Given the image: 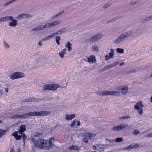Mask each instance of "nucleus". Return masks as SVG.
I'll return each instance as SVG.
<instances>
[{"instance_id": "nucleus-17", "label": "nucleus", "mask_w": 152, "mask_h": 152, "mask_svg": "<svg viewBox=\"0 0 152 152\" xmlns=\"http://www.w3.org/2000/svg\"><path fill=\"white\" fill-rule=\"evenodd\" d=\"M144 106V105L142 104V102L141 101H139L137 102L136 105L134 107V109L142 108Z\"/></svg>"}, {"instance_id": "nucleus-62", "label": "nucleus", "mask_w": 152, "mask_h": 152, "mask_svg": "<svg viewBox=\"0 0 152 152\" xmlns=\"http://www.w3.org/2000/svg\"><path fill=\"white\" fill-rule=\"evenodd\" d=\"M77 125L79 126H80V123L79 121H77Z\"/></svg>"}, {"instance_id": "nucleus-14", "label": "nucleus", "mask_w": 152, "mask_h": 152, "mask_svg": "<svg viewBox=\"0 0 152 152\" xmlns=\"http://www.w3.org/2000/svg\"><path fill=\"white\" fill-rule=\"evenodd\" d=\"M26 130V126L24 125H22L20 126V129L18 130V132L19 134H21Z\"/></svg>"}, {"instance_id": "nucleus-2", "label": "nucleus", "mask_w": 152, "mask_h": 152, "mask_svg": "<svg viewBox=\"0 0 152 152\" xmlns=\"http://www.w3.org/2000/svg\"><path fill=\"white\" fill-rule=\"evenodd\" d=\"M133 34V31L131 30L124 32L120 34L114 41L115 44H119L131 36Z\"/></svg>"}, {"instance_id": "nucleus-61", "label": "nucleus", "mask_w": 152, "mask_h": 152, "mask_svg": "<svg viewBox=\"0 0 152 152\" xmlns=\"http://www.w3.org/2000/svg\"><path fill=\"white\" fill-rule=\"evenodd\" d=\"M150 20V18L148 17H147L146 19L144 20V21H149Z\"/></svg>"}, {"instance_id": "nucleus-39", "label": "nucleus", "mask_w": 152, "mask_h": 152, "mask_svg": "<svg viewBox=\"0 0 152 152\" xmlns=\"http://www.w3.org/2000/svg\"><path fill=\"white\" fill-rule=\"evenodd\" d=\"M6 133L5 130H3L0 129V138H1L2 135L5 134Z\"/></svg>"}, {"instance_id": "nucleus-4", "label": "nucleus", "mask_w": 152, "mask_h": 152, "mask_svg": "<svg viewBox=\"0 0 152 152\" xmlns=\"http://www.w3.org/2000/svg\"><path fill=\"white\" fill-rule=\"evenodd\" d=\"M45 146L43 147V149L49 150L54 145V139L53 137H51L49 140H46Z\"/></svg>"}, {"instance_id": "nucleus-43", "label": "nucleus", "mask_w": 152, "mask_h": 152, "mask_svg": "<svg viewBox=\"0 0 152 152\" xmlns=\"http://www.w3.org/2000/svg\"><path fill=\"white\" fill-rule=\"evenodd\" d=\"M106 140L107 142L109 144H110L115 142L114 139H111V140L109 139L108 138H106Z\"/></svg>"}, {"instance_id": "nucleus-38", "label": "nucleus", "mask_w": 152, "mask_h": 152, "mask_svg": "<svg viewBox=\"0 0 152 152\" xmlns=\"http://www.w3.org/2000/svg\"><path fill=\"white\" fill-rule=\"evenodd\" d=\"M44 28H49L52 26V24L51 23H46L45 25H44Z\"/></svg>"}, {"instance_id": "nucleus-57", "label": "nucleus", "mask_w": 152, "mask_h": 152, "mask_svg": "<svg viewBox=\"0 0 152 152\" xmlns=\"http://www.w3.org/2000/svg\"><path fill=\"white\" fill-rule=\"evenodd\" d=\"M136 72V70L134 69H133L130 71L129 73L130 74Z\"/></svg>"}, {"instance_id": "nucleus-30", "label": "nucleus", "mask_w": 152, "mask_h": 152, "mask_svg": "<svg viewBox=\"0 0 152 152\" xmlns=\"http://www.w3.org/2000/svg\"><path fill=\"white\" fill-rule=\"evenodd\" d=\"M64 12V10H62L61 12H59L55 16L53 17L52 18V19H53L57 17H59L62 14H63Z\"/></svg>"}, {"instance_id": "nucleus-40", "label": "nucleus", "mask_w": 152, "mask_h": 152, "mask_svg": "<svg viewBox=\"0 0 152 152\" xmlns=\"http://www.w3.org/2000/svg\"><path fill=\"white\" fill-rule=\"evenodd\" d=\"M66 29V28H61L59 30H58V33H59V34H60L61 33H64L65 30Z\"/></svg>"}, {"instance_id": "nucleus-42", "label": "nucleus", "mask_w": 152, "mask_h": 152, "mask_svg": "<svg viewBox=\"0 0 152 152\" xmlns=\"http://www.w3.org/2000/svg\"><path fill=\"white\" fill-rule=\"evenodd\" d=\"M31 141L33 142L34 144V145L35 147L37 146L38 145L37 143L38 141H37L35 140V139L34 138H32L31 139Z\"/></svg>"}, {"instance_id": "nucleus-52", "label": "nucleus", "mask_w": 152, "mask_h": 152, "mask_svg": "<svg viewBox=\"0 0 152 152\" xmlns=\"http://www.w3.org/2000/svg\"><path fill=\"white\" fill-rule=\"evenodd\" d=\"M21 135L20 136L18 134L15 137L17 140H20L21 139Z\"/></svg>"}, {"instance_id": "nucleus-6", "label": "nucleus", "mask_w": 152, "mask_h": 152, "mask_svg": "<svg viewBox=\"0 0 152 152\" xmlns=\"http://www.w3.org/2000/svg\"><path fill=\"white\" fill-rule=\"evenodd\" d=\"M128 124H121L118 126H115L112 128V130L114 132H119L124 130L125 128L128 126Z\"/></svg>"}, {"instance_id": "nucleus-9", "label": "nucleus", "mask_w": 152, "mask_h": 152, "mask_svg": "<svg viewBox=\"0 0 152 152\" xmlns=\"http://www.w3.org/2000/svg\"><path fill=\"white\" fill-rule=\"evenodd\" d=\"M110 52L109 54L105 56V60L107 61L114 58V55L115 52V50L113 49H110Z\"/></svg>"}, {"instance_id": "nucleus-32", "label": "nucleus", "mask_w": 152, "mask_h": 152, "mask_svg": "<svg viewBox=\"0 0 152 152\" xmlns=\"http://www.w3.org/2000/svg\"><path fill=\"white\" fill-rule=\"evenodd\" d=\"M115 142H122L123 141V139L122 137H118L114 140Z\"/></svg>"}, {"instance_id": "nucleus-64", "label": "nucleus", "mask_w": 152, "mask_h": 152, "mask_svg": "<svg viewBox=\"0 0 152 152\" xmlns=\"http://www.w3.org/2000/svg\"><path fill=\"white\" fill-rule=\"evenodd\" d=\"M38 44L40 46H41L42 45V42L41 41H39L38 43Z\"/></svg>"}, {"instance_id": "nucleus-26", "label": "nucleus", "mask_w": 152, "mask_h": 152, "mask_svg": "<svg viewBox=\"0 0 152 152\" xmlns=\"http://www.w3.org/2000/svg\"><path fill=\"white\" fill-rule=\"evenodd\" d=\"M62 21L61 20H58L54 22H52L51 23L52 26H56L60 23Z\"/></svg>"}, {"instance_id": "nucleus-12", "label": "nucleus", "mask_w": 152, "mask_h": 152, "mask_svg": "<svg viewBox=\"0 0 152 152\" xmlns=\"http://www.w3.org/2000/svg\"><path fill=\"white\" fill-rule=\"evenodd\" d=\"M32 60L35 63L40 62L41 60L40 57L37 55L33 56L32 57Z\"/></svg>"}, {"instance_id": "nucleus-22", "label": "nucleus", "mask_w": 152, "mask_h": 152, "mask_svg": "<svg viewBox=\"0 0 152 152\" xmlns=\"http://www.w3.org/2000/svg\"><path fill=\"white\" fill-rule=\"evenodd\" d=\"M97 147L96 146V150L99 152H104V149L101 145H97Z\"/></svg>"}, {"instance_id": "nucleus-16", "label": "nucleus", "mask_w": 152, "mask_h": 152, "mask_svg": "<svg viewBox=\"0 0 152 152\" xmlns=\"http://www.w3.org/2000/svg\"><path fill=\"white\" fill-rule=\"evenodd\" d=\"M75 117V114H72L68 115L66 114L65 115V118L67 120H71Z\"/></svg>"}, {"instance_id": "nucleus-50", "label": "nucleus", "mask_w": 152, "mask_h": 152, "mask_svg": "<svg viewBox=\"0 0 152 152\" xmlns=\"http://www.w3.org/2000/svg\"><path fill=\"white\" fill-rule=\"evenodd\" d=\"M18 135V132L15 131L12 134V136H14L15 138Z\"/></svg>"}, {"instance_id": "nucleus-51", "label": "nucleus", "mask_w": 152, "mask_h": 152, "mask_svg": "<svg viewBox=\"0 0 152 152\" xmlns=\"http://www.w3.org/2000/svg\"><path fill=\"white\" fill-rule=\"evenodd\" d=\"M86 135L88 137H92L93 136V134L92 133H86Z\"/></svg>"}, {"instance_id": "nucleus-27", "label": "nucleus", "mask_w": 152, "mask_h": 152, "mask_svg": "<svg viewBox=\"0 0 152 152\" xmlns=\"http://www.w3.org/2000/svg\"><path fill=\"white\" fill-rule=\"evenodd\" d=\"M120 93L118 91H111V95H115L117 96H120Z\"/></svg>"}, {"instance_id": "nucleus-55", "label": "nucleus", "mask_w": 152, "mask_h": 152, "mask_svg": "<svg viewBox=\"0 0 152 152\" xmlns=\"http://www.w3.org/2000/svg\"><path fill=\"white\" fill-rule=\"evenodd\" d=\"M34 136L35 137H38L39 135H41V134L37 132H35L34 133Z\"/></svg>"}, {"instance_id": "nucleus-37", "label": "nucleus", "mask_w": 152, "mask_h": 152, "mask_svg": "<svg viewBox=\"0 0 152 152\" xmlns=\"http://www.w3.org/2000/svg\"><path fill=\"white\" fill-rule=\"evenodd\" d=\"M23 14L24 18L27 19L28 18H30L32 16V15L29 14L23 13Z\"/></svg>"}, {"instance_id": "nucleus-13", "label": "nucleus", "mask_w": 152, "mask_h": 152, "mask_svg": "<svg viewBox=\"0 0 152 152\" xmlns=\"http://www.w3.org/2000/svg\"><path fill=\"white\" fill-rule=\"evenodd\" d=\"M99 94L103 96L108 95H111V91H104L100 92Z\"/></svg>"}, {"instance_id": "nucleus-36", "label": "nucleus", "mask_w": 152, "mask_h": 152, "mask_svg": "<svg viewBox=\"0 0 152 152\" xmlns=\"http://www.w3.org/2000/svg\"><path fill=\"white\" fill-rule=\"evenodd\" d=\"M140 133V131L139 130L135 129L133 132V134L134 135H137Z\"/></svg>"}, {"instance_id": "nucleus-46", "label": "nucleus", "mask_w": 152, "mask_h": 152, "mask_svg": "<svg viewBox=\"0 0 152 152\" xmlns=\"http://www.w3.org/2000/svg\"><path fill=\"white\" fill-rule=\"evenodd\" d=\"M119 61H116V62H114L113 63L111 64V65L113 67L116 66L117 64H119Z\"/></svg>"}, {"instance_id": "nucleus-25", "label": "nucleus", "mask_w": 152, "mask_h": 152, "mask_svg": "<svg viewBox=\"0 0 152 152\" xmlns=\"http://www.w3.org/2000/svg\"><path fill=\"white\" fill-rule=\"evenodd\" d=\"M66 50V48H65L62 50L59 53V55L61 58H62L64 57V55L65 53Z\"/></svg>"}, {"instance_id": "nucleus-47", "label": "nucleus", "mask_w": 152, "mask_h": 152, "mask_svg": "<svg viewBox=\"0 0 152 152\" xmlns=\"http://www.w3.org/2000/svg\"><path fill=\"white\" fill-rule=\"evenodd\" d=\"M4 44L5 48L7 49L10 48L9 45L5 41L4 42Z\"/></svg>"}, {"instance_id": "nucleus-24", "label": "nucleus", "mask_w": 152, "mask_h": 152, "mask_svg": "<svg viewBox=\"0 0 152 152\" xmlns=\"http://www.w3.org/2000/svg\"><path fill=\"white\" fill-rule=\"evenodd\" d=\"M72 45V44L69 42H67L66 44L65 47L68 48V50L69 52L72 49L71 47Z\"/></svg>"}, {"instance_id": "nucleus-3", "label": "nucleus", "mask_w": 152, "mask_h": 152, "mask_svg": "<svg viewBox=\"0 0 152 152\" xmlns=\"http://www.w3.org/2000/svg\"><path fill=\"white\" fill-rule=\"evenodd\" d=\"M62 88L58 84H46L43 86V90H49L54 91L58 88Z\"/></svg>"}, {"instance_id": "nucleus-21", "label": "nucleus", "mask_w": 152, "mask_h": 152, "mask_svg": "<svg viewBox=\"0 0 152 152\" xmlns=\"http://www.w3.org/2000/svg\"><path fill=\"white\" fill-rule=\"evenodd\" d=\"M95 61V56L94 55L89 56L88 58V61L90 63H93Z\"/></svg>"}, {"instance_id": "nucleus-41", "label": "nucleus", "mask_w": 152, "mask_h": 152, "mask_svg": "<svg viewBox=\"0 0 152 152\" xmlns=\"http://www.w3.org/2000/svg\"><path fill=\"white\" fill-rule=\"evenodd\" d=\"M137 110V112L140 115H142L143 113V111L142 110V108L135 109Z\"/></svg>"}, {"instance_id": "nucleus-58", "label": "nucleus", "mask_w": 152, "mask_h": 152, "mask_svg": "<svg viewBox=\"0 0 152 152\" xmlns=\"http://www.w3.org/2000/svg\"><path fill=\"white\" fill-rule=\"evenodd\" d=\"M99 51L98 46H96V51L99 52Z\"/></svg>"}, {"instance_id": "nucleus-49", "label": "nucleus", "mask_w": 152, "mask_h": 152, "mask_svg": "<svg viewBox=\"0 0 152 152\" xmlns=\"http://www.w3.org/2000/svg\"><path fill=\"white\" fill-rule=\"evenodd\" d=\"M50 38H50V36H49H49L46 37L45 38L42 39L41 40L42 41H45L48 40L50 39Z\"/></svg>"}, {"instance_id": "nucleus-19", "label": "nucleus", "mask_w": 152, "mask_h": 152, "mask_svg": "<svg viewBox=\"0 0 152 152\" xmlns=\"http://www.w3.org/2000/svg\"><path fill=\"white\" fill-rule=\"evenodd\" d=\"M44 25H40L39 26H37L35 28H33L32 29V31H39L40 30H42L44 28Z\"/></svg>"}, {"instance_id": "nucleus-29", "label": "nucleus", "mask_w": 152, "mask_h": 152, "mask_svg": "<svg viewBox=\"0 0 152 152\" xmlns=\"http://www.w3.org/2000/svg\"><path fill=\"white\" fill-rule=\"evenodd\" d=\"M112 66L111 64H109L108 65L105 66L102 70V71H104L106 70L112 68Z\"/></svg>"}, {"instance_id": "nucleus-60", "label": "nucleus", "mask_w": 152, "mask_h": 152, "mask_svg": "<svg viewBox=\"0 0 152 152\" xmlns=\"http://www.w3.org/2000/svg\"><path fill=\"white\" fill-rule=\"evenodd\" d=\"M49 36H50V38H51L52 37H54L55 36V34H54V33H53V34H52L50 35H49Z\"/></svg>"}, {"instance_id": "nucleus-56", "label": "nucleus", "mask_w": 152, "mask_h": 152, "mask_svg": "<svg viewBox=\"0 0 152 152\" xmlns=\"http://www.w3.org/2000/svg\"><path fill=\"white\" fill-rule=\"evenodd\" d=\"M134 143L135 148H138L140 146V144L139 143Z\"/></svg>"}, {"instance_id": "nucleus-31", "label": "nucleus", "mask_w": 152, "mask_h": 152, "mask_svg": "<svg viewBox=\"0 0 152 152\" xmlns=\"http://www.w3.org/2000/svg\"><path fill=\"white\" fill-rule=\"evenodd\" d=\"M116 51L119 53H123L124 52V50L123 48H118L116 49Z\"/></svg>"}, {"instance_id": "nucleus-11", "label": "nucleus", "mask_w": 152, "mask_h": 152, "mask_svg": "<svg viewBox=\"0 0 152 152\" xmlns=\"http://www.w3.org/2000/svg\"><path fill=\"white\" fill-rule=\"evenodd\" d=\"M121 93L124 95L127 94L128 91V85H125L121 88Z\"/></svg>"}, {"instance_id": "nucleus-15", "label": "nucleus", "mask_w": 152, "mask_h": 152, "mask_svg": "<svg viewBox=\"0 0 152 152\" xmlns=\"http://www.w3.org/2000/svg\"><path fill=\"white\" fill-rule=\"evenodd\" d=\"M38 101L37 99H35L33 97H30L25 99L22 100V102H34Z\"/></svg>"}, {"instance_id": "nucleus-33", "label": "nucleus", "mask_w": 152, "mask_h": 152, "mask_svg": "<svg viewBox=\"0 0 152 152\" xmlns=\"http://www.w3.org/2000/svg\"><path fill=\"white\" fill-rule=\"evenodd\" d=\"M24 14L23 13L21 14H19L18 16H17L16 18L18 20H21L22 19L24 18Z\"/></svg>"}, {"instance_id": "nucleus-44", "label": "nucleus", "mask_w": 152, "mask_h": 152, "mask_svg": "<svg viewBox=\"0 0 152 152\" xmlns=\"http://www.w3.org/2000/svg\"><path fill=\"white\" fill-rule=\"evenodd\" d=\"M21 134V137H22L23 140L24 141L25 140L27 137L26 134L24 133H23Z\"/></svg>"}, {"instance_id": "nucleus-8", "label": "nucleus", "mask_w": 152, "mask_h": 152, "mask_svg": "<svg viewBox=\"0 0 152 152\" xmlns=\"http://www.w3.org/2000/svg\"><path fill=\"white\" fill-rule=\"evenodd\" d=\"M8 20L10 21L8 23V25L11 27H15L17 25L18 20L14 19V18L12 16H10Z\"/></svg>"}, {"instance_id": "nucleus-1", "label": "nucleus", "mask_w": 152, "mask_h": 152, "mask_svg": "<svg viewBox=\"0 0 152 152\" xmlns=\"http://www.w3.org/2000/svg\"><path fill=\"white\" fill-rule=\"evenodd\" d=\"M50 112L48 111H40L39 112L34 111L33 112H29L27 113H24L22 115L16 114L11 116L10 118L14 119L17 118H21L25 119L28 118L30 116H43L47 115L50 114Z\"/></svg>"}, {"instance_id": "nucleus-35", "label": "nucleus", "mask_w": 152, "mask_h": 152, "mask_svg": "<svg viewBox=\"0 0 152 152\" xmlns=\"http://www.w3.org/2000/svg\"><path fill=\"white\" fill-rule=\"evenodd\" d=\"M69 149L70 150H78L77 147L75 145H73L70 146L69 147Z\"/></svg>"}, {"instance_id": "nucleus-48", "label": "nucleus", "mask_w": 152, "mask_h": 152, "mask_svg": "<svg viewBox=\"0 0 152 152\" xmlns=\"http://www.w3.org/2000/svg\"><path fill=\"white\" fill-rule=\"evenodd\" d=\"M88 141V138L87 136L86 135L83 140V141L85 143H87Z\"/></svg>"}, {"instance_id": "nucleus-59", "label": "nucleus", "mask_w": 152, "mask_h": 152, "mask_svg": "<svg viewBox=\"0 0 152 152\" xmlns=\"http://www.w3.org/2000/svg\"><path fill=\"white\" fill-rule=\"evenodd\" d=\"M148 137L152 138V133H150L147 135Z\"/></svg>"}, {"instance_id": "nucleus-54", "label": "nucleus", "mask_w": 152, "mask_h": 152, "mask_svg": "<svg viewBox=\"0 0 152 152\" xmlns=\"http://www.w3.org/2000/svg\"><path fill=\"white\" fill-rule=\"evenodd\" d=\"M11 3H12L11 1H9L8 2H7L6 3H5L4 4V6H5V7L6 6L10 4H11Z\"/></svg>"}, {"instance_id": "nucleus-20", "label": "nucleus", "mask_w": 152, "mask_h": 152, "mask_svg": "<svg viewBox=\"0 0 152 152\" xmlns=\"http://www.w3.org/2000/svg\"><path fill=\"white\" fill-rule=\"evenodd\" d=\"M104 37L103 34L101 33H99L96 34V41H97L102 38Z\"/></svg>"}, {"instance_id": "nucleus-28", "label": "nucleus", "mask_w": 152, "mask_h": 152, "mask_svg": "<svg viewBox=\"0 0 152 152\" xmlns=\"http://www.w3.org/2000/svg\"><path fill=\"white\" fill-rule=\"evenodd\" d=\"M134 143H133L131 144L129 146L127 147L124 148V150H129V149H132L133 148H134Z\"/></svg>"}, {"instance_id": "nucleus-5", "label": "nucleus", "mask_w": 152, "mask_h": 152, "mask_svg": "<svg viewBox=\"0 0 152 152\" xmlns=\"http://www.w3.org/2000/svg\"><path fill=\"white\" fill-rule=\"evenodd\" d=\"M24 76V74L20 72H14L10 75V78L12 80L21 78Z\"/></svg>"}, {"instance_id": "nucleus-34", "label": "nucleus", "mask_w": 152, "mask_h": 152, "mask_svg": "<svg viewBox=\"0 0 152 152\" xmlns=\"http://www.w3.org/2000/svg\"><path fill=\"white\" fill-rule=\"evenodd\" d=\"M56 41L58 45L60 44L59 40L61 39L60 37L58 36H57L55 38Z\"/></svg>"}, {"instance_id": "nucleus-18", "label": "nucleus", "mask_w": 152, "mask_h": 152, "mask_svg": "<svg viewBox=\"0 0 152 152\" xmlns=\"http://www.w3.org/2000/svg\"><path fill=\"white\" fill-rule=\"evenodd\" d=\"M95 41V36H94L90 38L87 39L85 40L86 42H88L92 43Z\"/></svg>"}, {"instance_id": "nucleus-7", "label": "nucleus", "mask_w": 152, "mask_h": 152, "mask_svg": "<svg viewBox=\"0 0 152 152\" xmlns=\"http://www.w3.org/2000/svg\"><path fill=\"white\" fill-rule=\"evenodd\" d=\"M4 92L7 93L8 91L7 84L3 83L0 84V95L1 96Z\"/></svg>"}, {"instance_id": "nucleus-53", "label": "nucleus", "mask_w": 152, "mask_h": 152, "mask_svg": "<svg viewBox=\"0 0 152 152\" xmlns=\"http://www.w3.org/2000/svg\"><path fill=\"white\" fill-rule=\"evenodd\" d=\"M75 121L76 120H74L71 122L70 124L71 127H72L74 125L75 123Z\"/></svg>"}, {"instance_id": "nucleus-45", "label": "nucleus", "mask_w": 152, "mask_h": 152, "mask_svg": "<svg viewBox=\"0 0 152 152\" xmlns=\"http://www.w3.org/2000/svg\"><path fill=\"white\" fill-rule=\"evenodd\" d=\"M130 116L129 115H128L126 116H124L120 117V120H124L125 119H128L129 118Z\"/></svg>"}, {"instance_id": "nucleus-63", "label": "nucleus", "mask_w": 152, "mask_h": 152, "mask_svg": "<svg viewBox=\"0 0 152 152\" xmlns=\"http://www.w3.org/2000/svg\"><path fill=\"white\" fill-rule=\"evenodd\" d=\"M54 34H55V36L59 34L58 31L54 33Z\"/></svg>"}, {"instance_id": "nucleus-23", "label": "nucleus", "mask_w": 152, "mask_h": 152, "mask_svg": "<svg viewBox=\"0 0 152 152\" xmlns=\"http://www.w3.org/2000/svg\"><path fill=\"white\" fill-rule=\"evenodd\" d=\"M10 16H5V17L0 18V23L3 22L8 21Z\"/></svg>"}, {"instance_id": "nucleus-10", "label": "nucleus", "mask_w": 152, "mask_h": 152, "mask_svg": "<svg viewBox=\"0 0 152 152\" xmlns=\"http://www.w3.org/2000/svg\"><path fill=\"white\" fill-rule=\"evenodd\" d=\"M46 142V140L41 139H39L37 142L38 145L37 146H39L40 148L43 149V147L45 146Z\"/></svg>"}]
</instances>
